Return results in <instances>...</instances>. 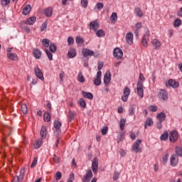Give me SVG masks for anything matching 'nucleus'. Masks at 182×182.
Returning <instances> with one entry per match:
<instances>
[{
    "mask_svg": "<svg viewBox=\"0 0 182 182\" xmlns=\"http://www.w3.org/2000/svg\"><path fill=\"white\" fill-rule=\"evenodd\" d=\"M25 173H26V171L25 170V168H21L20 170V174L19 176H15L13 178L12 182H21L23 180L24 177H25Z\"/></svg>",
    "mask_w": 182,
    "mask_h": 182,
    "instance_id": "obj_1",
    "label": "nucleus"
},
{
    "mask_svg": "<svg viewBox=\"0 0 182 182\" xmlns=\"http://www.w3.org/2000/svg\"><path fill=\"white\" fill-rule=\"evenodd\" d=\"M178 140V132L172 130L169 133V141L171 143H176Z\"/></svg>",
    "mask_w": 182,
    "mask_h": 182,
    "instance_id": "obj_2",
    "label": "nucleus"
},
{
    "mask_svg": "<svg viewBox=\"0 0 182 182\" xmlns=\"http://www.w3.org/2000/svg\"><path fill=\"white\" fill-rule=\"evenodd\" d=\"M136 90L138 95L141 99H143L144 96V91L143 90V82L141 81L137 82Z\"/></svg>",
    "mask_w": 182,
    "mask_h": 182,
    "instance_id": "obj_3",
    "label": "nucleus"
},
{
    "mask_svg": "<svg viewBox=\"0 0 182 182\" xmlns=\"http://www.w3.org/2000/svg\"><path fill=\"white\" fill-rule=\"evenodd\" d=\"M158 96L161 100H164L165 102H167V100H168V94L167 93V91L164 90H160Z\"/></svg>",
    "mask_w": 182,
    "mask_h": 182,
    "instance_id": "obj_4",
    "label": "nucleus"
},
{
    "mask_svg": "<svg viewBox=\"0 0 182 182\" xmlns=\"http://www.w3.org/2000/svg\"><path fill=\"white\" fill-rule=\"evenodd\" d=\"M113 55L116 59L120 60L123 58V50L119 48H115L114 49Z\"/></svg>",
    "mask_w": 182,
    "mask_h": 182,
    "instance_id": "obj_5",
    "label": "nucleus"
},
{
    "mask_svg": "<svg viewBox=\"0 0 182 182\" xmlns=\"http://www.w3.org/2000/svg\"><path fill=\"white\" fill-rule=\"evenodd\" d=\"M140 144H141V139L136 140L132 145V151H135V153H139V151H141Z\"/></svg>",
    "mask_w": 182,
    "mask_h": 182,
    "instance_id": "obj_6",
    "label": "nucleus"
},
{
    "mask_svg": "<svg viewBox=\"0 0 182 182\" xmlns=\"http://www.w3.org/2000/svg\"><path fill=\"white\" fill-rule=\"evenodd\" d=\"M53 127L55 129V134L57 136H59V134L62 133V129H60V127H62V123L58 120H55L53 122Z\"/></svg>",
    "mask_w": 182,
    "mask_h": 182,
    "instance_id": "obj_7",
    "label": "nucleus"
},
{
    "mask_svg": "<svg viewBox=\"0 0 182 182\" xmlns=\"http://www.w3.org/2000/svg\"><path fill=\"white\" fill-rule=\"evenodd\" d=\"M111 80H112V74L110 73V70H107L104 75V83L105 86H109Z\"/></svg>",
    "mask_w": 182,
    "mask_h": 182,
    "instance_id": "obj_8",
    "label": "nucleus"
},
{
    "mask_svg": "<svg viewBox=\"0 0 182 182\" xmlns=\"http://www.w3.org/2000/svg\"><path fill=\"white\" fill-rule=\"evenodd\" d=\"M92 170L94 174L97 173V170H99V160L95 157L94 158L92 163Z\"/></svg>",
    "mask_w": 182,
    "mask_h": 182,
    "instance_id": "obj_9",
    "label": "nucleus"
},
{
    "mask_svg": "<svg viewBox=\"0 0 182 182\" xmlns=\"http://www.w3.org/2000/svg\"><path fill=\"white\" fill-rule=\"evenodd\" d=\"M123 96L122 97V102H127L129 96H130V88L125 87L123 91Z\"/></svg>",
    "mask_w": 182,
    "mask_h": 182,
    "instance_id": "obj_10",
    "label": "nucleus"
},
{
    "mask_svg": "<svg viewBox=\"0 0 182 182\" xmlns=\"http://www.w3.org/2000/svg\"><path fill=\"white\" fill-rule=\"evenodd\" d=\"M92 177H93V173L92 172V170L89 169L86 171L85 175H84L82 178V182H89L92 179Z\"/></svg>",
    "mask_w": 182,
    "mask_h": 182,
    "instance_id": "obj_11",
    "label": "nucleus"
},
{
    "mask_svg": "<svg viewBox=\"0 0 182 182\" xmlns=\"http://www.w3.org/2000/svg\"><path fill=\"white\" fill-rule=\"evenodd\" d=\"M94 85L95 86H100L102 85V71L97 73L96 78L94 79Z\"/></svg>",
    "mask_w": 182,
    "mask_h": 182,
    "instance_id": "obj_12",
    "label": "nucleus"
},
{
    "mask_svg": "<svg viewBox=\"0 0 182 182\" xmlns=\"http://www.w3.org/2000/svg\"><path fill=\"white\" fill-rule=\"evenodd\" d=\"M168 86L170 87H173V89H177V87H178L179 86V83L178 82L173 79H170L168 80V82L166 83V87H168Z\"/></svg>",
    "mask_w": 182,
    "mask_h": 182,
    "instance_id": "obj_13",
    "label": "nucleus"
},
{
    "mask_svg": "<svg viewBox=\"0 0 182 182\" xmlns=\"http://www.w3.org/2000/svg\"><path fill=\"white\" fill-rule=\"evenodd\" d=\"M170 163L172 167H176V166L178 164V156L172 154L170 159Z\"/></svg>",
    "mask_w": 182,
    "mask_h": 182,
    "instance_id": "obj_14",
    "label": "nucleus"
},
{
    "mask_svg": "<svg viewBox=\"0 0 182 182\" xmlns=\"http://www.w3.org/2000/svg\"><path fill=\"white\" fill-rule=\"evenodd\" d=\"M90 29L95 32H97V29H99V22H97V21H91L90 23Z\"/></svg>",
    "mask_w": 182,
    "mask_h": 182,
    "instance_id": "obj_15",
    "label": "nucleus"
},
{
    "mask_svg": "<svg viewBox=\"0 0 182 182\" xmlns=\"http://www.w3.org/2000/svg\"><path fill=\"white\" fill-rule=\"evenodd\" d=\"M34 73L36 76L41 80H45V78L43 77V74L42 73V70H41V68H34Z\"/></svg>",
    "mask_w": 182,
    "mask_h": 182,
    "instance_id": "obj_16",
    "label": "nucleus"
},
{
    "mask_svg": "<svg viewBox=\"0 0 182 182\" xmlns=\"http://www.w3.org/2000/svg\"><path fill=\"white\" fill-rule=\"evenodd\" d=\"M82 53L84 58H87V56H93L95 55V52H93V50H89L87 48H83Z\"/></svg>",
    "mask_w": 182,
    "mask_h": 182,
    "instance_id": "obj_17",
    "label": "nucleus"
},
{
    "mask_svg": "<svg viewBox=\"0 0 182 182\" xmlns=\"http://www.w3.org/2000/svg\"><path fill=\"white\" fill-rule=\"evenodd\" d=\"M151 43L153 45L154 49H156V50H159V49L161 48V42H160V41L158 39H154L151 41Z\"/></svg>",
    "mask_w": 182,
    "mask_h": 182,
    "instance_id": "obj_18",
    "label": "nucleus"
},
{
    "mask_svg": "<svg viewBox=\"0 0 182 182\" xmlns=\"http://www.w3.org/2000/svg\"><path fill=\"white\" fill-rule=\"evenodd\" d=\"M126 42L128 43L129 45H133V33L129 32L127 33Z\"/></svg>",
    "mask_w": 182,
    "mask_h": 182,
    "instance_id": "obj_19",
    "label": "nucleus"
},
{
    "mask_svg": "<svg viewBox=\"0 0 182 182\" xmlns=\"http://www.w3.org/2000/svg\"><path fill=\"white\" fill-rule=\"evenodd\" d=\"M31 11H32V7H31V5L27 4L23 6L22 14L23 15H28L31 13Z\"/></svg>",
    "mask_w": 182,
    "mask_h": 182,
    "instance_id": "obj_20",
    "label": "nucleus"
},
{
    "mask_svg": "<svg viewBox=\"0 0 182 182\" xmlns=\"http://www.w3.org/2000/svg\"><path fill=\"white\" fill-rule=\"evenodd\" d=\"M33 55L36 59H41V56H42V52H41L39 48H34Z\"/></svg>",
    "mask_w": 182,
    "mask_h": 182,
    "instance_id": "obj_21",
    "label": "nucleus"
},
{
    "mask_svg": "<svg viewBox=\"0 0 182 182\" xmlns=\"http://www.w3.org/2000/svg\"><path fill=\"white\" fill-rule=\"evenodd\" d=\"M168 137H170V134H168V132L166 130L164 132L163 134L161 135L160 140H161V141H166L168 140Z\"/></svg>",
    "mask_w": 182,
    "mask_h": 182,
    "instance_id": "obj_22",
    "label": "nucleus"
},
{
    "mask_svg": "<svg viewBox=\"0 0 182 182\" xmlns=\"http://www.w3.org/2000/svg\"><path fill=\"white\" fill-rule=\"evenodd\" d=\"M82 95L83 96V97H85L86 99H89V100H93V94H92V92L82 91Z\"/></svg>",
    "mask_w": 182,
    "mask_h": 182,
    "instance_id": "obj_23",
    "label": "nucleus"
},
{
    "mask_svg": "<svg viewBox=\"0 0 182 182\" xmlns=\"http://www.w3.org/2000/svg\"><path fill=\"white\" fill-rule=\"evenodd\" d=\"M40 136H41V139L45 140L46 139V127L42 126L41 130L40 132Z\"/></svg>",
    "mask_w": 182,
    "mask_h": 182,
    "instance_id": "obj_24",
    "label": "nucleus"
},
{
    "mask_svg": "<svg viewBox=\"0 0 182 182\" xmlns=\"http://www.w3.org/2000/svg\"><path fill=\"white\" fill-rule=\"evenodd\" d=\"M76 117V112L70 110L68 112V122H73V120L75 119V117Z\"/></svg>",
    "mask_w": 182,
    "mask_h": 182,
    "instance_id": "obj_25",
    "label": "nucleus"
},
{
    "mask_svg": "<svg viewBox=\"0 0 182 182\" xmlns=\"http://www.w3.org/2000/svg\"><path fill=\"white\" fill-rule=\"evenodd\" d=\"M156 119L159 122H164L166 120V114L164 112H160L156 115Z\"/></svg>",
    "mask_w": 182,
    "mask_h": 182,
    "instance_id": "obj_26",
    "label": "nucleus"
},
{
    "mask_svg": "<svg viewBox=\"0 0 182 182\" xmlns=\"http://www.w3.org/2000/svg\"><path fill=\"white\" fill-rule=\"evenodd\" d=\"M36 22V17H30L25 22L26 25H33Z\"/></svg>",
    "mask_w": 182,
    "mask_h": 182,
    "instance_id": "obj_27",
    "label": "nucleus"
},
{
    "mask_svg": "<svg viewBox=\"0 0 182 182\" xmlns=\"http://www.w3.org/2000/svg\"><path fill=\"white\" fill-rule=\"evenodd\" d=\"M53 14V8L52 7H48L45 11H44V14L46 16H50Z\"/></svg>",
    "mask_w": 182,
    "mask_h": 182,
    "instance_id": "obj_28",
    "label": "nucleus"
},
{
    "mask_svg": "<svg viewBox=\"0 0 182 182\" xmlns=\"http://www.w3.org/2000/svg\"><path fill=\"white\" fill-rule=\"evenodd\" d=\"M42 143H43L42 139L36 140L33 144L34 149H40L41 146H42Z\"/></svg>",
    "mask_w": 182,
    "mask_h": 182,
    "instance_id": "obj_29",
    "label": "nucleus"
},
{
    "mask_svg": "<svg viewBox=\"0 0 182 182\" xmlns=\"http://www.w3.org/2000/svg\"><path fill=\"white\" fill-rule=\"evenodd\" d=\"M153 119L151 118H147L144 123V129H147V126L151 127L153 126Z\"/></svg>",
    "mask_w": 182,
    "mask_h": 182,
    "instance_id": "obj_30",
    "label": "nucleus"
},
{
    "mask_svg": "<svg viewBox=\"0 0 182 182\" xmlns=\"http://www.w3.org/2000/svg\"><path fill=\"white\" fill-rule=\"evenodd\" d=\"M7 58L11 60H18V55L14 53H7Z\"/></svg>",
    "mask_w": 182,
    "mask_h": 182,
    "instance_id": "obj_31",
    "label": "nucleus"
},
{
    "mask_svg": "<svg viewBox=\"0 0 182 182\" xmlns=\"http://www.w3.org/2000/svg\"><path fill=\"white\" fill-rule=\"evenodd\" d=\"M126 125V119L121 118L119 121L120 130H124V126Z\"/></svg>",
    "mask_w": 182,
    "mask_h": 182,
    "instance_id": "obj_32",
    "label": "nucleus"
},
{
    "mask_svg": "<svg viewBox=\"0 0 182 182\" xmlns=\"http://www.w3.org/2000/svg\"><path fill=\"white\" fill-rule=\"evenodd\" d=\"M68 58H75V56H76V50H75L74 48L70 49V50L68 51Z\"/></svg>",
    "mask_w": 182,
    "mask_h": 182,
    "instance_id": "obj_33",
    "label": "nucleus"
},
{
    "mask_svg": "<svg viewBox=\"0 0 182 182\" xmlns=\"http://www.w3.org/2000/svg\"><path fill=\"white\" fill-rule=\"evenodd\" d=\"M49 50H50V52H51L52 53H55V52L58 50V47L55 46V43H53L50 44Z\"/></svg>",
    "mask_w": 182,
    "mask_h": 182,
    "instance_id": "obj_34",
    "label": "nucleus"
},
{
    "mask_svg": "<svg viewBox=\"0 0 182 182\" xmlns=\"http://www.w3.org/2000/svg\"><path fill=\"white\" fill-rule=\"evenodd\" d=\"M77 80L80 83L85 82V77L83 76V74H82V72H80L77 75Z\"/></svg>",
    "mask_w": 182,
    "mask_h": 182,
    "instance_id": "obj_35",
    "label": "nucleus"
},
{
    "mask_svg": "<svg viewBox=\"0 0 182 182\" xmlns=\"http://www.w3.org/2000/svg\"><path fill=\"white\" fill-rule=\"evenodd\" d=\"M43 120L44 122H50V114L49 112L44 113Z\"/></svg>",
    "mask_w": 182,
    "mask_h": 182,
    "instance_id": "obj_36",
    "label": "nucleus"
},
{
    "mask_svg": "<svg viewBox=\"0 0 182 182\" xmlns=\"http://www.w3.org/2000/svg\"><path fill=\"white\" fill-rule=\"evenodd\" d=\"M76 43H77L78 46H80L81 45H83L85 43V41L81 37H77L75 39Z\"/></svg>",
    "mask_w": 182,
    "mask_h": 182,
    "instance_id": "obj_37",
    "label": "nucleus"
},
{
    "mask_svg": "<svg viewBox=\"0 0 182 182\" xmlns=\"http://www.w3.org/2000/svg\"><path fill=\"white\" fill-rule=\"evenodd\" d=\"M21 109L23 114H26V113H28V105H26V104H22Z\"/></svg>",
    "mask_w": 182,
    "mask_h": 182,
    "instance_id": "obj_38",
    "label": "nucleus"
},
{
    "mask_svg": "<svg viewBox=\"0 0 182 182\" xmlns=\"http://www.w3.org/2000/svg\"><path fill=\"white\" fill-rule=\"evenodd\" d=\"M96 35L97 38H103L106 34L103 30H97Z\"/></svg>",
    "mask_w": 182,
    "mask_h": 182,
    "instance_id": "obj_39",
    "label": "nucleus"
},
{
    "mask_svg": "<svg viewBox=\"0 0 182 182\" xmlns=\"http://www.w3.org/2000/svg\"><path fill=\"white\" fill-rule=\"evenodd\" d=\"M134 11L136 16H139L140 18L143 16V11H141V9H140V8H136Z\"/></svg>",
    "mask_w": 182,
    "mask_h": 182,
    "instance_id": "obj_40",
    "label": "nucleus"
},
{
    "mask_svg": "<svg viewBox=\"0 0 182 182\" xmlns=\"http://www.w3.org/2000/svg\"><path fill=\"white\" fill-rule=\"evenodd\" d=\"M50 43V41L48 38L43 39L42 43L45 48H49V43Z\"/></svg>",
    "mask_w": 182,
    "mask_h": 182,
    "instance_id": "obj_41",
    "label": "nucleus"
},
{
    "mask_svg": "<svg viewBox=\"0 0 182 182\" xmlns=\"http://www.w3.org/2000/svg\"><path fill=\"white\" fill-rule=\"evenodd\" d=\"M45 52H46L49 60H53V55L52 54V53H50V51H49V50H48V49H45Z\"/></svg>",
    "mask_w": 182,
    "mask_h": 182,
    "instance_id": "obj_42",
    "label": "nucleus"
},
{
    "mask_svg": "<svg viewBox=\"0 0 182 182\" xmlns=\"http://www.w3.org/2000/svg\"><path fill=\"white\" fill-rule=\"evenodd\" d=\"M48 29V22L45 21L43 23V24L41 26V32H45Z\"/></svg>",
    "mask_w": 182,
    "mask_h": 182,
    "instance_id": "obj_43",
    "label": "nucleus"
},
{
    "mask_svg": "<svg viewBox=\"0 0 182 182\" xmlns=\"http://www.w3.org/2000/svg\"><path fill=\"white\" fill-rule=\"evenodd\" d=\"M176 156H180V157L182 156V148L180 146H178L176 148Z\"/></svg>",
    "mask_w": 182,
    "mask_h": 182,
    "instance_id": "obj_44",
    "label": "nucleus"
},
{
    "mask_svg": "<svg viewBox=\"0 0 182 182\" xmlns=\"http://www.w3.org/2000/svg\"><path fill=\"white\" fill-rule=\"evenodd\" d=\"M110 21L111 22H114V21H117V14L115 12L112 13L110 16Z\"/></svg>",
    "mask_w": 182,
    "mask_h": 182,
    "instance_id": "obj_45",
    "label": "nucleus"
},
{
    "mask_svg": "<svg viewBox=\"0 0 182 182\" xmlns=\"http://www.w3.org/2000/svg\"><path fill=\"white\" fill-rule=\"evenodd\" d=\"M78 103L81 107H86V102L83 98H80L78 101Z\"/></svg>",
    "mask_w": 182,
    "mask_h": 182,
    "instance_id": "obj_46",
    "label": "nucleus"
},
{
    "mask_svg": "<svg viewBox=\"0 0 182 182\" xmlns=\"http://www.w3.org/2000/svg\"><path fill=\"white\" fill-rule=\"evenodd\" d=\"M107 132H109V128L107 127H104L101 130L102 136H106V134H107Z\"/></svg>",
    "mask_w": 182,
    "mask_h": 182,
    "instance_id": "obj_47",
    "label": "nucleus"
},
{
    "mask_svg": "<svg viewBox=\"0 0 182 182\" xmlns=\"http://www.w3.org/2000/svg\"><path fill=\"white\" fill-rule=\"evenodd\" d=\"M2 6H8L11 3V0H1Z\"/></svg>",
    "mask_w": 182,
    "mask_h": 182,
    "instance_id": "obj_48",
    "label": "nucleus"
},
{
    "mask_svg": "<svg viewBox=\"0 0 182 182\" xmlns=\"http://www.w3.org/2000/svg\"><path fill=\"white\" fill-rule=\"evenodd\" d=\"M175 28H178L181 25V20L177 18L175 20L174 23H173Z\"/></svg>",
    "mask_w": 182,
    "mask_h": 182,
    "instance_id": "obj_49",
    "label": "nucleus"
},
{
    "mask_svg": "<svg viewBox=\"0 0 182 182\" xmlns=\"http://www.w3.org/2000/svg\"><path fill=\"white\" fill-rule=\"evenodd\" d=\"M103 4L102 3H97L95 6V9H97L98 11H100V9H103Z\"/></svg>",
    "mask_w": 182,
    "mask_h": 182,
    "instance_id": "obj_50",
    "label": "nucleus"
},
{
    "mask_svg": "<svg viewBox=\"0 0 182 182\" xmlns=\"http://www.w3.org/2000/svg\"><path fill=\"white\" fill-rule=\"evenodd\" d=\"M142 45L145 48H147V39L146 38V36H144L141 39Z\"/></svg>",
    "mask_w": 182,
    "mask_h": 182,
    "instance_id": "obj_51",
    "label": "nucleus"
},
{
    "mask_svg": "<svg viewBox=\"0 0 182 182\" xmlns=\"http://www.w3.org/2000/svg\"><path fill=\"white\" fill-rule=\"evenodd\" d=\"M149 110H150V112H157V106L155 105H151L148 107Z\"/></svg>",
    "mask_w": 182,
    "mask_h": 182,
    "instance_id": "obj_52",
    "label": "nucleus"
},
{
    "mask_svg": "<svg viewBox=\"0 0 182 182\" xmlns=\"http://www.w3.org/2000/svg\"><path fill=\"white\" fill-rule=\"evenodd\" d=\"M135 28H136L135 33L137 35L139 33V29L141 28V23H136L135 25Z\"/></svg>",
    "mask_w": 182,
    "mask_h": 182,
    "instance_id": "obj_53",
    "label": "nucleus"
},
{
    "mask_svg": "<svg viewBox=\"0 0 182 182\" xmlns=\"http://www.w3.org/2000/svg\"><path fill=\"white\" fill-rule=\"evenodd\" d=\"M68 43L69 46L73 45V43H75V39H73V37H68Z\"/></svg>",
    "mask_w": 182,
    "mask_h": 182,
    "instance_id": "obj_54",
    "label": "nucleus"
},
{
    "mask_svg": "<svg viewBox=\"0 0 182 182\" xmlns=\"http://www.w3.org/2000/svg\"><path fill=\"white\" fill-rule=\"evenodd\" d=\"M87 4H89L87 0H81V5L83 8H87Z\"/></svg>",
    "mask_w": 182,
    "mask_h": 182,
    "instance_id": "obj_55",
    "label": "nucleus"
},
{
    "mask_svg": "<svg viewBox=\"0 0 182 182\" xmlns=\"http://www.w3.org/2000/svg\"><path fill=\"white\" fill-rule=\"evenodd\" d=\"M60 178H62V173H60V171H58L55 173V180H60Z\"/></svg>",
    "mask_w": 182,
    "mask_h": 182,
    "instance_id": "obj_56",
    "label": "nucleus"
},
{
    "mask_svg": "<svg viewBox=\"0 0 182 182\" xmlns=\"http://www.w3.org/2000/svg\"><path fill=\"white\" fill-rule=\"evenodd\" d=\"M36 164H38V157H35L34 160L33 161L31 167H35V166H36Z\"/></svg>",
    "mask_w": 182,
    "mask_h": 182,
    "instance_id": "obj_57",
    "label": "nucleus"
},
{
    "mask_svg": "<svg viewBox=\"0 0 182 182\" xmlns=\"http://www.w3.org/2000/svg\"><path fill=\"white\" fill-rule=\"evenodd\" d=\"M134 110H136V108L134 107V105H133L132 106V108L129 109L130 116H133L134 114Z\"/></svg>",
    "mask_w": 182,
    "mask_h": 182,
    "instance_id": "obj_58",
    "label": "nucleus"
},
{
    "mask_svg": "<svg viewBox=\"0 0 182 182\" xmlns=\"http://www.w3.org/2000/svg\"><path fill=\"white\" fill-rule=\"evenodd\" d=\"M162 122H160L159 121L156 124V128L159 129V130H161V129L163 128V124H161Z\"/></svg>",
    "mask_w": 182,
    "mask_h": 182,
    "instance_id": "obj_59",
    "label": "nucleus"
},
{
    "mask_svg": "<svg viewBox=\"0 0 182 182\" xmlns=\"http://www.w3.org/2000/svg\"><path fill=\"white\" fill-rule=\"evenodd\" d=\"M145 80H146V78H144V75H143V73H140L139 82H141L143 83V82H144Z\"/></svg>",
    "mask_w": 182,
    "mask_h": 182,
    "instance_id": "obj_60",
    "label": "nucleus"
},
{
    "mask_svg": "<svg viewBox=\"0 0 182 182\" xmlns=\"http://www.w3.org/2000/svg\"><path fill=\"white\" fill-rule=\"evenodd\" d=\"M53 161H55V163H59V161H60V158L56 156V154L53 155Z\"/></svg>",
    "mask_w": 182,
    "mask_h": 182,
    "instance_id": "obj_61",
    "label": "nucleus"
},
{
    "mask_svg": "<svg viewBox=\"0 0 182 182\" xmlns=\"http://www.w3.org/2000/svg\"><path fill=\"white\" fill-rule=\"evenodd\" d=\"M119 176H120V173L118 172H114V176H113V180L116 181L117 178H119Z\"/></svg>",
    "mask_w": 182,
    "mask_h": 182,
    "instance_id": "obj_62",
    "label": "nucleus"
},
{
    "mask_svg": "<svg viewBox=\"0 0 182 182\" xmlns=\"http://www.w3.org/2000/svg\"><path fill=\"white\" fill-rule=\"evenodd\" d=\"M60 80L62 82L63 80V78L65 77V72L61 71V73L59 75Z\"/></svg>",
    "mask_w": 182,
    "mask_h": 182,
    "instance_id": "obj_63",
    "label": "nucleus"
},
{
    "mask_svg": "<svg viewBox=\"0 0 182 182\" xmlns=\"http://www.w3.org/2000/svg\"><path fill=\"white\" fill-rule=\"evenodd\" d=\"M129 137L132 139V140H136V134H134L133 132H131Z\"/></svg>",
    "mask_w": 182,
    "mask_h": 182,
    "instance_id": "obj_64",
    "label": "nucleus"
}]
</instances>
